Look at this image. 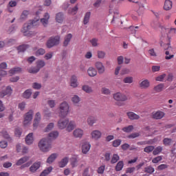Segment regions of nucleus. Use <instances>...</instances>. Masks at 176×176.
Segmentation results:
<instances>
[{"label":"nucleus","mask_w":176,"mask_h":176,"mask_svg":"<svg viewBox=\"0 0 176 176\" xmlns=\"http://www.w3.org/2000/svg\"><path fill=\"white\" fill-rule=\"evenodd\" d=\"M69 120L65 118L60 119L58 121V128L60 130H64V129L67 128V126L68 125Z\"/></svg>","instance_id":"0eeeda50"},{"label":"nucleus","mask_w":176,"mask_h":176,"mask_svg":"<svg viewBox=\"0 0 176 176\" xmlns=\"http://www.w3.org/2000/svg\"><path fill=\"white\" fill-rule=\"evenodd\" d=\"M48 105L50 107V108H54L56 107V101L50 100L47 101Z\"/></svg>","instance_id":"69168bd1"},{"label":"nucleus","mask_w":176,"mask_h":176,"mask_svg":"<svg viewBox=\"0 0 176 176\" xmlns=\"http://www.w3.org/2000/svg\"><path fill=\"white\" fill-rule=\"evenodd\" d=\"M41 168V162H34L30 167V173H36L37 170H39Z\"/></svg>","instance_id":"f8f14e48"},{"label":"nucleus","mask_w":176,"mask_h":176,"mask_svg":"<svg viewBox=\"0 0 176 176\" xmlns=\"http://www.w3.org/2000/svg\"><path fill=\"white\" fill-rule=\"evenodd\" d=\"M49 19H50V15L49 13L46 12L44 14V17L41 19V23L43 24L44 27H46L49 23Z\"/></svg>","instance_id":"6ab92c4d"},{"label":"nucleus","mask_w":176,"mask_h":176,"mask_svg":"<svg viewBox=\"0 0 176 176\" xmlns=\"http://www.w3.org/2000/svg\"><path fill=\"white\" fill-rule=\"evenodd\" d=\"M33 135H34V133H30L26 136L25 142H26L27 145H31V144H32V142H34Z\"/></svg>","instance_id":"b1692460"},{"label":"nucleus","mask_w":176,"mask_h":176,"mask_svg":"<svg viewBox=\"0 0 176 176\" xmlns=\"http://www.w3.org/2000/svg\"><path fill=\"white\" fill-rule=\"evenodd\" d=\"M162 151H163V147L159 146L156 147L155 148H154V150L153 151V155L156 156V155H159V153H160L162 152Z\"/></svg>","instance_id":"a19ab883"},{"label":"nucleus","mask_w":176,"mask_h":176,"mask_svg":"<svg viewBox=\"0 0 176 176\" xmlns=\"http://www.w3.org/2000/svg\"><path fill=\"white\" fill-rule=\"evenodd\" d=\"M0 135H2V137H3V138H6V140L9 138V134L6 131H2L0 133Z\"/></svg>","instance_id":"0e129e2a"},{"label":"nucleus","mask_w":176,"mask_h":176,"mask_svg":"<svg viewBox=\"0 0 176 176\" xmlns=\"http://www.w3.org/2000/svg\"><path fill=\"white\" fill-rule=\"evenodd\" d=\"M102 94H105L106 96H108L109 94H111V90H109V89L108 88L102 87Z\"/></svg>","instance_id":"052dcab7"},{"label":"nucleus","mask_w":176,"mask_h":176,"mask_svg":"<svg viewBox=\"0 0 176 176\" xmlns=\"http://www.w3.org/2000/svg\"><path fill=\"white\" fill-rule=\"evenodd\" d=\"M41 122V113L37 112L34 116V120L33 123L34 129H36Z\"/></svg>","instance_id":"9b49d317"},{"label":"nucleus","mask_w":176,"mask_h":176,"mask_svg":"<svg viewBox=\"0 0 176 176\" xmlns=\"http://www.w3.org/2000/svg\"><path fill=\"white\" fill-rule=\"evenodd\" d=\"M46 65V63L43 60H39L36 62V67L41 70V68H43Z\"/></svg>","instance_id":"37998d69"},{"label":"nucleus","mask_w":176,"mask_h":176,"mask_svg":"<svg viewBox=\"0 0 176 176\" xmlns=\"http://www.w3.org/2000/svg\"><path fill=\"white\" fill-rule=\"evenodd\" d=\"M151 25L153 28H159V27H160V23H159L158 21H153Z\"/></svg>","instance_id":"4d7b16f0"},{"label":"nucleus","mask_w":176,"mask_h":176,"mask_svg":"<svg viewBox=\"0 0 176 176\" xmlns=\"http://www.w3.org/2000/svg\"><path fill=\"white\" fill-rule=\"evenodd\" d=\"M113 98L116 101H127L128 98L124 94L118 92L113 94Z\"/></svg>","instance_id":"423d86ee"},{"label":"nucleus","mask_w":176,"mask_h":176,"mask_svg":"<svg viewBox=\"0 0 176 176\" xmlns=\"http://www.w3.org/2000/svg\"><path fill=\"white\" fill-rule=\"evenodd\" d=\"M88 75L91 77H94L97 75V70L93 67H89L87 70Z\"/></svg>","instance_id":"473e14b6"},{"label":"nucleus","mask_w":176,"mask_h":176,"mask_svg":"<svg viewBox=\"0 0 176 176\" xmlns=\"http://www.w3.org/2000/svg\"><path fill=\"white\" fill-rule=\"evenodd\" d=\"M165 54V60H171V58H174V54H170V51H166Z\"/></svg>","instance_id":"603ef678"},{"label":"nucleus","mask_w":176,"mask_h":176,"mask_svg":"<svg viewBox=\"0 0 176 176\" xmlns=\"http://www.w3.org/2000/svg\"><path fill=\"white\" fill-rule=\"evenodd\" d=\"M133 130H134V126L133 125H129L122 128V131H124V133H131Z\"/></svg>","instance_id":"ea45409f"},{"label":"nucleus","mask_w":176,"mask_h":176,"mask_svg":"<svg viewBox=\"0 0 176 176\" xmlns=\"http://www.w3.org/2000/svg\"><path fill=\"white\" fill-rule=\"evenodd\" d=\"M163 144L165 146H170L173 144V140L171 138H164L163 140Z\"/></svg>","instance_id":"79ce46f5"},{"label":"nucleus","mask_w":176,"mask_h":176,"mask_svg":"<svg viewBox=\"0 0 176 176\" xmlns=\"http://www.w3.org/2000/svg\"><path fill=\"white\" fill-rule=\"evenodd\" d=\"M58 137V131H54L49 133L48 135V140L52 141V140H56Z\"/></svg>","instance_id":"bb28decb"},{"label":"nucleus","mask_w":176,"mask_h":176,"mask_svg":"<svg viewBox=\"0 0 176 176\" xmlns=\"http://www.w3.org/2000/svg\"><path fill=\"white\" fill-rule=\"evenodd\" d=\"M87 123L88 126H93L94 124L97 123V118L93 116H90L87 118Z\"/></svg>","instance_id":"a211bd4d"},{"label":"nucleus","mask_w":176,"mask_h":176,"mask_svg":"<svg viewBox=\"0 0 176 176\" xmlns=\"http://www.w3.org/2000/svg\"><path fill=\"white\" fill-rule=\"evenodd\" d=\"M90 16H91V12H87L85 14L84 19H83V24H85V25H86V24H87L90 21Z\"/></svg>","instance_id":"2f4dec72"},{"label":"nucleus","mask_w":176,"mask_h":176,"mask_svg":"<svg viewBox=\"0 0 176 176\" xmlns=\"http://www.w3.org/2000/svg\"><path fill=\"white\" fill-rule=\"evenodd\" d=\"M145 173H148V174H152V173H155V168L152 166H148L145 168Z\"/></svg>","instance_id":"13d9d810"},{"label":"nucleus","mask_w":176,"mask_h":176,"mask_svg":"<svg viewBox=\"0 0 176 176\" xmlns=\"http://www.w3.org/2000/svg\"><path fill=\"white\" fill-rule=\"evenodd\" d=\"M75 127H76V124L75 123V121H69L66 126V131L71 133V131H72V130H74Z\"/></svg>","instance_id":"aec40b11"},{"label":"nucleus","mask_w":176,"mask_h":176,"mask_svg":"<svg viewBox=\"0 0 176 176\" xmlns=\"http://www.w3.org/2000/svg\"><path fill=\"white\" fill-rule=\"evenodd\" d=\"M51 171H53V167L50 166L43 170L39 176H47L48 174H50Z\"/></svg>","instance_id":"c85d7f7f"},{"label":"nucleus","mask_w":176,"mask_h":176,"mask_svg":"<svg viewBox=\"0 0 176 176\" xmlns=\"http://www.w3.org/2000/svg\"><path fill=\"white\" fill-rule=\"evenodd\" d=\"M75 138H82L83 137V131L82 129H76L73 132Z\"/></svg>","instance_id":"dca6fc26"},{"label":"nucleus","mask_w":176,"mask_h":176,"mask_svg":"<svg viewBox=\"0 0 176 176\" xmlns=\"http://www.w3.org/2000/svg\"><path fill=\"white\" fill-rule=\"evenodd\" d=\"M57 153H52L47 160V163H49V164H52V163L54 162L55 159H57Z\"/></svg>","instance_id":"c756f323"},{"label":"nucleus","mask_w":176,"mask_h":176,"mask_svg":"<svg viewBox=\"0 0 176 176\" xmlns=\"http://www.w3.org/2000/svg\"><path fill=\"white\" fill-rule=\"evenodd\" d=\"M121 144H122V140L120 139H118L113 142V146H114V148H118V146H119V145H120Z\"/></svg>","instance_id":"5fc2aeb1"},{"label":"nucleus","mask_w":176,"mask_h":176,"mask_svg":"<svg viewBox=\"0 0 176 176\" xmlns=\"http://www.w3.org/2000/svg\"><path fill=\"white\" fill-rule=\"evenodd\" d=\"M126 115L130 120H138V119H140L138 114L134 112L129 111L126 113Z\"/></svg>","instance_id":"f3484780"},{"label":"nucleus","mask_w":176,"mask_h":176,"mask_svg":"<svg viewBox=\"0 0 176 176\" xmlns=\"http://www.w3.org/2000/svg\"><path fill=\"white\" fill-rule=\"evenodd\" d=\"M137 137H140L139 133H133L131 135H128V138H137Z\"/></svg>","instance_id":"774afa93"},{"label":"nucleus","mask_w":176,"mask_h":176,"mask_svg":"<svg viewBox=\"0 0 176 176\" xmlns=\"http://www.w3.org/2000/svg\"><path fill=\"white\" fill-rule=\"evenodd\" d=\"M124 166V163L123 162V161H120L117 163V164L116 166V171H122Z\"/></svg>","instance_id":"e433bc0d"},{"label":"nucleus","mask_w":176,"mask_h":176,"mask_svg":"<svg viewBox=\"0 0 176 176\" xmlns=\"http://www.w3.org/2000/svg\"><path fill=\"white\" fill-rule=\"evenodd\" d=\"M69 113V104L67 102H63L59 105V116L66 118Z\"/></svg>","instance_id":"7ed1b4c3"},{"label":"nucleus","mask_w":176,"mask_h":176,"mask_svg":"<svg viewBox=\"0 0 176 176\" xmlns=\"http://www.w3.org/2000/svg\"><path fill=\"white\" fill-rule=\"evenodd\" d=\"M170 39H171V38L170 37H166V43L162 41L161 42V46L162 47H163V49H164V50L169 51V52H173V48H171V45H170Z\"/></svg>","instance_id":"6e6552de"},{"label":"nucleus","mask_w":176,"mask_h":176,"mask_svg":"<svg viewBox=\"0 0 176 176\" xmlns=\"http://www.w3.org/2000/svg\"><path fill=\"white\" fill-rule=\"evenodd\" d=\"M90 148H91V145L89 142H84L82 145V153L86 155L90 151Z\"/></svg>","instance_id":"9d476101"},{"label":"nucleus","mask_w":176,"mask_h":176,"mask_svg":"<svg viewBox=\"0 0 176 176\" xmlns=\"http://www.w3.org/2000/svg\"><path fill=\"white\" fill-rule=\"evenodd\" d=\"M12 91H13V89H12V87L8 86L6 87V90L0 92V97H5V96H10Z\"/></svg>","instance_id":"4468645a"},{"label":"nucleus","mask_w":176,"mask_h":176,"mask_svg":"<svg viewBox=\"0 0 176 176\" xmlns=\"http://www.w3.org/2000/svg\"><path fill=\"white\" fill-rule=\"evenodd\" d=\"M164 89V84L160 83L155 87H154L153 90L155 91V93H160V91H163V89Z\"/></svg>","instance_id":"cd10ccee"},{"label":"nucleus","mask_w":176,"mask_h":176,"mask_svg":"<svg viewBox=\"0 0 176 176\" xmlns=\"http://www.w3.org/2000/svg\"><path fill=\"white\" fill-rule=\"evenodd\" d=\"M68 160L69 158L67 157L62 159L61 161L59 162V167H60L61 168L65 167L66 164H68Z\"/></svg>","instance_id":"c9c22d12"},{"label":"nucleus","mask_w":176,"mask_h":176,"mask_svg":"<svg viewBox=\"0 0 176 176\" xmlns=\"http://www.w3.org/2000/svg\"><path fill=\"white\" fill-rule=\"evenodd\" d=\"M82 90L85 91V93H91L93 91V89L91 87H89V85L82 86Z\"/></svg>","instance_id":"3c124183"},{"label":"nucleus","mask_w":176,"mask_h":176,"mask_svg":"<svg viewBox=\"0 0 176 176\" xmlns=\"http://www.w3.org/2000/svg\"><path fill=\"white\" fill-rule=\"evenodd\" d=\"M19 72H21V68L20 67H14L9 71L10 75H14L15 74H19Z\"/></svg>","instance_id":"58836bf2"},{"label":"nucleus","mask_w":176,"mask_h":176,"mask_svg":"<svg viewBox=\"0 0 176 176\" xmlns=\"http://www.w3.org/2000/svg\"><path fill=\"white\" fill-rule=\"evenodd\" d=\"M70 85L72 87H78V78L76 76H72L70 79Z\"/></svg>","instance_id":"a878e982"},{"label":"nucleus","mask_w":176,"mask_h":176,"mask_svg":"<svg viewBox=\"0 0 176 176\" xmlns=\"http://www.w3.org/2000/svg\"><path fill=\"white\" fill-rule=\"evenodd\" d=\"M38 147L42 152H49L52 149V140L43 138L38 143Z\"/></svg>","instance_id":"f03ea898"},{"label":"nucleus","mask_w":176,"mask_h":176,"mask_svg":"<svg viewBox=\"0 0 176 176\" xmlns=\"http://www.w3.org/2000/svg\"><path fill=\"white\" fill-rule=\"evenodd\" d=\"M46 53V51L43 48H40L38 49L36 52H35V56L37 57L39 56H43Z\"/></svg>","instance_id":"de8ad7c7"},{"label":"nucleus","mask_w":176,"mask_h":176,"mask_svg":"<svg viewBox=\"0 0 176 176\" xmlns=\"http://www.w3.org/2000/svg\"><path fill=\"white\" fill-rule=\"evenodd\" d=\"M54 128V123L50 122L47 127L45 128V131H50L51 130H53Z\"/></svg>","instance_id":"bf43d9fd"},{"label":"nucleus","mask_w":176,"mask_h":176,"mask_svg":"<svg viewBox=\"0 0 176 176\" xmlns=\"http://www.w3.org/2000/svg\"><path fill=\"white\" fill-rule=\"evenodd\" d=\"M60 44V36H56L54 37H51L47 42L46 46L48 49H52L54 46Z\"/></svg>","instance_id":"20e7f679"},{"label":"nucleus","mask_w":176,"mask_h":176,"mask_svg":"<svg viewBox=\"0 0 176 176\" xmlns=\"http://www.w3.org/2000/svg\"><path fill=\"white\" fill-rule=\"evenodd\" d=\"M78 9L79 8H78V5H76L74 8L69 10V13H70V14L75 15L76 13H78Z\"/></svg>","instance_id":"8fccbe9b"},{"label":"nucleus","mask_w":176,"mask_h":176,"mask_svg":"<svg viewBox=\"0 0 176 176\" xmlns=\"http://www.w3.org/2000/svg\"><path fill=\"white\" fill-rule=\"evenodd\" d=\"M72 101L75 105H76V104H79V102H80V98H79V96H78L77 95H74L72 98Z\"/></svg>","instance_id":"a18cd8bd"},{"label":"nucleus","mask_w":176,"mask_h":176,"mask_svg":"<svg viewBox=\"0 0 176 176\" xmlns=\"http://www.w3.org/2000/svg\"><path fill=\"white\" fill-rule=\"evenodd\" d=\"M154 150V146H148L144 148V152H145L146 153H151V152H153Z\"/></svg>","instance_id":"c03bdc74"},{"label":"nucleus","mask_w":176,"mask_h":176,"mask_svg":"<svg viewBox=\"0 0 176 176\" xmlns=\"http://www.w3.org/2000/svg\"><path fill=\"white\" fill-rule=\"evenodd\" d=\"M28 47H30V45H22L17 47V50L19 52H25V50H27V49H28Z\"/></svg>","instance_id":"49530a36"},{"label":"nucleus","mask_w":176,"mask_h":176,"mask_svg":"<svg viewBox=\"0 0 176 176\" xmlns=\"http://www.w3.org/2000/svg\"><path fill=\"white\" fill-rule=\"evenodd\" d=\"M164 118V112L158 111L157 112L153 113V118L156 119L157 120L159 119H163Z\"/></svg>","instance_id":"2eb2a0df"},{"label":"nucleus","mask_w":176,"mask_h":176,"mask_svg":"<svg viewBox=\"0 0 176 176\" xmlns=\"http://www.w3.org/2000/svg\"><path fill=\"white\" fill-rule=\"evenodd\" d=\"M90 43L94 47H96V46H98V39L92 38L91 40H90Z\"/></svg>","instance_id":"6e6d98bb"},{"label":"nucleus","mask_w":176,"mask_h":176,"mask_svg":"<svg viewBox=\"0 0 176 176\" xmlns=\"http://www.w3.org/2000/svg\"><path fill=\"white\" fill-rule=\"evenodd\" d=\"M38 24H39V20L32 21L29 23H25L21 30V32H23L24 36H31L32 33L30 32V30H31L32 27H36Z\"/></svg>","instance_id":"f257e3e1"},{"label":"nucleus","mask_w":176,"mask_h":176,"mask_svg":"<svg viewBox=\"0 0 176 176\" xmlns=\"http://www.w3.org/2000/svg\"><path fill=\"white\" fill-rule=\"evenodd\" d=\"M78 157L74 156L71 158V165L72 168L78 167Z\"/></svg>","instance_id":"72a5a7b5"},{"label":"nucleus","mask_w":176,"mask_h":176,"mask_svg":"<svg viewBox=\"0 0 176 176\" xmlns=\"http://www.w3.org/2000/svg\"><path fill=\"white\" fill-rule=\"evenodd\" d=\"M104 171H105V166L104 165L100 166L97 170L98 174H104Z\"/></svg>","instance_id":"e2e57ef3"},{"label":"nucleus","mask_w":176,"mask_h":176,"mask_svg":"<svg viewBox=\"0 0 176 176\" xmlns=\"http://www.w3.org/2000/svg\"><path fill=\"white\" fill-rule=\"evenodd\" d=\"M133 77H126L124 78L123 82L124 83H133Z\"/></svg>","instance_id":"680f3d73"},{"label":"nucleus","mask_w":176,"mask_h":176,"mask_svg":"<svg viewBox=\"0 0 176 176\" xmlns=\"http://www.w3.org/2000/svg\"><path fill=\"white\" fill-rule=\"evenodd\" d=\"M91 138L94 140H100L101 138V135H102V133H101V131L98 130H94L91 133Z\"/></svg>","instance_id":"ddd939ff"},{"label":"nucleus","mask_w":176,"mask_h":176,"mask_svg":"<svg viewBox=\"0 0 176 176\" xmlns=\"http://www.w3.org/2000/svg\"><path fill=\"white\" fill-rule=\"evenodd\" d=\"M34 116V110L31 109L28 113L24 115L23 125L29 126V124L32 121V118Z\"/></svg>","instance_id":"39448f33"},{"label":"nucleus","mask_w":176,"mask_h":176,"mask_svg":"<svg viewBox=\"0 0 176 176\" xmlns=\"http://www.w3.org/2000/svg\"><path fill=\"white\" fill-rule=\"evenodd\" d=\"M96 67L97 68L99 74H104V72H105V67L101 62H97L96 63Z\"/></svg>","instance_id":"4be33fe9"},{"label":"nucleus","mask_w":176,"mask_h":176,"mask_svg":"<svg viewBox=\"0 0 176 176\" xmlns=\"http://www.w3.org/2000/svg\"><path fill=\"white\" fill-rule=\"evenodd\" d=\"M30 160V157H23L22 158H21L20 160H19L16 163V166H21V164H24V163H25V162H28V160Z\"/></svg>","instance_id":"f704fd0d"},{"label":"nucleus","mask_w":176,"mask_h":176,"mask_svg":"<svg viewBox=\"0 0 176 176\" xmlns=\"http://www.w3.org/2000/svg\"><path fill=\"white\" fill-rule=\"evenodd\" d=\"M162 156H157L153 159L152 162L154 164L159 163L162 160Z\"/></svg>","instance_id":"338daca9"},{"label":"nucleus","mask_w":176,"mask_h":176,"mask_svg":"<svg viewBox=\"0 0 176 176\" xmlns=\"http://www.w3.org/2000/svg\"><path fill=\"white\" fill-rule=\"evenodd\" d=\"M39 71H40V69L37 67V66L36 67H32L28 69V72L30 74H38V72H39Z\"/></svg>","instance_id":"09e8293b"},{"label":"nucleus","mask_w":176,"mask_h":176,"mask_svg":"<svg viewBox=\"0 0 176 176\" xmlns=\"http://www.w3.org/2000/svg\"><path fill=\"white\" fill-rule=\"evenodd\" d=\"M63 20H64V15L63 14V12L57 13L56 15V23H63Z\"/></svg>","instance_id":"7c9ffc66"},{"label":"nucleus","mask_w":176,"mask_h":176,"mask_svg":"<svg viewBox=\"0 0 176 176\" xmlns=\"http://www.w3.org/2000/svg\"><path fill=\"white\" fill-rule=\"evenodd\" d=\"M72 39V34L69 33L67 35H66L65 36L63 46H65V47H67V46H68V45H69V43L71 42Z\"/></svg>","instance_id":"5701e85b"},{"label":"nucleus","mask_w":176,"mask_h":176,"mask_svg":"<svg viewBox=\"0 0 176 176\" xmlns=\"http://www.w3.org/2000/svg\"><path fill=\"white\" fill-rule=\"evenodd\" d=\"M120 159V157H119V155L113 154L111 157V164H115V163H118V162H119Z\"/></svg>","instance_id":"4c0bfd02"},{"label":"nucleus","mask_w":176,"mask_h":176,"mask_svg":"<svg viewBox=\"0 0 176 176\" xmlns=\"http://www.w3.org/2000/svg\"><path fill=\"white\" fill-rule=\"evenodd\" d=\"M31 89H28L23 93V97L24 98H30L31 97Z\"/></svg>","instance_id":"864d4df0"},{"label":"nucleus","mask_w":176,"mask_h":176,"mask_svg":"<svg viewBox=\"0 0 176 176\" xmlns=\"http://www.w3.org/2000/svg\"><path fill=\"white\" fill-rule=\"evenodd\" d=\"M134 8L136 9L138 13H142V12L145 10V6H144V3L138 1L135 2Z\"/></svg>","instance_id":"1a4fd4ad"},{"label":"nucleus","mask_w":176,"mask_h":176,"mask_svg":"<svg viewBox=\"0 0 176 176\" xmlns=\"http://www.w3.org/2000/svg\"><path fill=\"white\" fill-rule=\"evenodd\" d=\"M139 86L140 89H148L151 86V82L146 79L144 80L139 84Z\"/></svg>","instance_id":"412c9836"},{"label":"nucleus","mask_w":176,"mask_h":176,"mask_svg":"<svg viewBox=\"0 0 176 176\" xmlns=\"http://www.w3.org/2000/svg\"><path fill=\"white\" fill-rule=\"evenodd\" d=\"M172 8H173V1L170 0H165L164 4V10H170Z\"/></svg>","instance_id":"393cba45"}]
</instances>
